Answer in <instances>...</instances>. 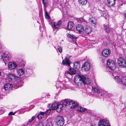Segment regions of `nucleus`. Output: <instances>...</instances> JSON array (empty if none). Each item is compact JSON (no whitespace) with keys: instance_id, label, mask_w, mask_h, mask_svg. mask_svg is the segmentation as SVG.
Returning <instances> with one entry per match:
<instances>
[{"instance_id":"f257e3e1","label":"nucleus","mask_w":126,"mask_h":126,"mask_svg":"<svg viewBox=\"0 0 126 126\" xmlns=\"http://www.w3.org/2000/svg\"><path fill=\"white\" fill-rule=\"evenodd\" d=\"M5 80L7 82H11L15 88H17L21 87L22 85H21V79L20 77L16 76L14 74H9Z\"/></svg>"},{"instance_id":"f03ea898","label":"nucleus","mask_w":126,"mask_h":126,"mask_svg":"<svg viewBox=\"0 0 126 126\" xmlns=\"http://www.w3.org/2000/svg\"><path fill=\"white\" fill-rule=\"evenodd\" d=\"M74 80L76 85L79 86H81L83 84H89L90 83L89 80H87L86 77L80 75L76 76Z\"/></svg>"},{"instance_id":"7ed1b4c3","label":"nucleus","mask_w":126,"mask_h":126,"mask_svg":"<svg viewBox=\"0 0 126 126\" xmlns=\"http://www.w3.org/2000/svg\"><path fill=\"white\" fill-rule=\"evenodd\" d=\"M49 107L52 110L57 109L58 112H60L63 109V105L59 103L54 102L52 105L49 104Z\"/></svg>"},{"instance_id":"20e7f679","label":"nucleus","mask_w":126,"mask_h":126,"mask_svg":"<svg viewBox=\"0 0 126 126\" xmlns=\"http://www.w3.org/2000/svg\"><path fill=\"white\" fill-rule=\"evenodd\" d=\"M107 66L112 70H115L116 67L115 62L110 59L107 60Z\"/></svg>"},{"instance_id":"39448f33","label":"nucleus","mask_w":126,"mask_h":126,"mask_svg":"<svg viewBox=\"0 0 126 126\" xmlns=\"http://www.w3.org/2000/svg\"><path fill=\"white\" fill-rule=\"evenodd\" d=\"M117 63L119 66L121 68L126 66V62L124 58L120 57L117 59Z\"/></svg>"},{"instance_id":"423d86ee","label":"nucleus","mask_w":126,"mask_h":126,"mask_svg":"<svg viewBox=\"0 0 126 126\" xmlns=\"http://www.w3.org/2000/svg\"><path fill=\"white\" fill-rule=\"evenodd\" d=\"M98 126H110V124L108 120L104 119L100 120L98 123Z\"/></svg>"},{"instance_id":"0eeeda50","label":"nucleus","mask_w":126,"mask_h":126,"mask_svg":"<svg viewBox=\"0 0 126 126\" xmlns=\"http://www.w3.org/2000/svg\"><path fill=\"white\" fill-rule=\"evenodd\" d=\"M1 57L5 64L6 63L8 62L10 60L11 58L10 54L9 53L8 54L3 53Z\"/></svg>"},{"instance_id":"6e6552de","label":"nucleus","mask_w":126,"mask_h":126,"mask_svg":"<svg viewBox=\"0 0 126 126\" xmlns=\"http://www.w3.org/2000/svg\"><path fill=\"white\" fill-rule=\"evenodd\" d=\"M50 111L51 110L50 109H48L45 112L40 111L37 116V117L38 119H41L43 117L44 115L46 114L47 115L49 114L50 113Z\"/></svg>"},{"instance_id":"1a4fd4ad","label":"nucleus","mask_w":126,"mask_h":126,"mask_svg":"<svg viewBox=\"0 0 126 126\" xmlns=\"http://www.w3.org/2000/svg\"><path fill=\"white\" fill-rule=\"evenodd\" d=\"M13 83L12 84L9 83H7L5 84L4 85L3 88L2 89V91L4 92V91L11 90L13 87L15 88L14 87Z\"/></svg>"},{"instance_id":"9d476101","label":"nucleus","mask_w":126,"mask_h":126,"mask_svg":"<svg viewBox=\"0 0 126 126\" xmlns=\"http://www.w3.org/2000/svg\"><path fill=\"white\" fill-rule=\"evenodd\" d=\"M69 102L68 106L71 109H74L76 108L79 105L77 101H76L74 102L70 100Z\"/></svg>"},{"instance_id":"9b49d317","label":"nucleus","mask_w":126,"mask_h":126,"mask_svg":"<svg viewBox=\"0 0 126 126\" xmlns=\"http://www.w3.org/2000/svg\"><path fill=\"white\" fill-rule=\"evenodd\" d=\"M90 65L88 62H85L82 65L81 69L82 70H84L86 71H88L90 70Z\"/></svg>"},{"instance_id":"f8f14e48","label":"nucleus","mask_w":126,"mask_h":126,"mask_svg":"<svg viewBox=\"0 0 126 126\" xmlns=\"http://www.w3.org/2000/svg\"><path fill=\"white\" fill-rule=\"evenodd\" d=\"M58 121L57 122V125L59 126H62L64 123V121L63 117L59 116L57 118Z\"/></svg>"},{"instance_id":"ddd939ff","label":"nucleus","mask_w":126,"mask_h":126,"mask_svg":"<svg viewBox=\"0 0 126 126\" xmlns=\"http://www.w3.org/2000/svg\"><path fill=\"white\" fill-rule=\"evenodd\" d=\"M59 8L62 13H64V14H65L69 9L68 7L66 6V4L61 5Z\"/></svg>"},{"instance_id":"4468645a","label":"nucleus","mask_w":126,"mask_h":126,"mask_svg":"<svg viewBox=\"0 0 126 126\" xmlns=\"http://www.w3.org/2000/svg\"><path fill=\"white\" fill-rule=\"evenodd\" d=\"M70 57V56L69 57L68 56H66L64 59L63 60L62 63L63 64L66 65L68 66L70 65L71 63L69 59Z\"/></svg>"},{"instance_id":"2eb2a0df","label":"nucleus","mask_w":126,"mask_h":126,"mask_svg":"<svg viewBox=\"0 0 126 126\" xmlns=\"http://www.w3.org/2000/svg\"><path fill=\"white\" fill-rule=\"evenodd\" d=\"M110 52L111 51L110 49H105L102 51V54L103 57H105L109 56Z\"/></svg>"},{"instance_id":"dca6fc26","label":"nucleus","mask_w":126,"mask_h":126,"mask_svg":"<svg viewBox=\"0 0 126 126\" xmlns=\"http://www.w3.org/2000/svg\"><path fill=\"white\" fill-rule=\"evenodd\" d=\"M76 29L78 33L81 34L83 33L84 32V30L83 27L80 24H78L76 26Z\"/></svg>"},{"instance_id":"f3484780","label":"nucleus","mask_w":126,"mask_h":126,"mask_svg":"<svg viewBox=\"0 0 126 126\" xmlns=\"http://www.w3.org/2000/svg\"><path fill=\"white\" fill-rule=\"evenodd\" d=\"M17 66V65L15 62H10L8 64V68L10 70H13Z\"/></svg>"},{"instance_id":"a211bd4d","label":"nucleus","mask_w":126,"mask_h":126,"mask_svg":"<svg viewBox=\"0 0 126 126\" xmlns=\"http://www.w3.org/2000/svg\"><path fill=\"white\" fill-rule=\"evenodd\" d=\"M75 25L74 23L71 21H69L67 23V27L69 30H72L75 28Z\"/></svg>"},{"instance_id":"6ab92c4d","label":"nucleus","mask_w":126,"mask_h":126,"mask_svg":"<svg viewBox=\"0 0 126 126\" xmlns=\"http://www.w3.org/2000/svg\"><path fill=\"white\" fill-rule=\"evenodd\" d=\"M80 68L79 63V62L75 63L74 64L73 70L75 71H78Z\"/></svg>"},{"instance_id":"aec40b11","label":"nucleus","mask_w":126,"mask_h":126,"mask_svg":"<svg viewBox=\"0 0 126 126\" xmlns=\"http://www.w3.org/2000/svg\"><path fill=\"white\" fill-rule=\"evenodd\" d=\"M62 21L61 20H59L58 22H54L53 25L54 27L55 28H58L61 25Z\"/></svg>"},{"instance_id":"412c9836","label":"nucleus","mask_w":126,"mask_h":126,"mask_svg":"<svg viewBox=\"0 0 126 126\" xmlns=\"http://www.w3.org/2000/svg\"><path fill=\"white\" fill-rule=\"evenodd\" d=\"M92 29L89 25L86 26L85 27V32L88 34L90 33L92 31Z\"/></svg>"},{"instance_id":"4be33fe9","label":"nucleus","mask_w":126,"mask_h":126,"mask_svg":"<svg viewBox=\"0 0 126 126\" xmlns=\"http://www.w3.org/2000/svg\"><path fill=\"white\" fill-rule=\"evenodd\" d=\"M16 70L17 73L19 76L22 75L25 73L24 70V69L17 68Z\"/></svg>"},{"instance_id":"5701e85b","label":"nucleus","mask_w":126,"mask_h":126,"mask_svg":"<svg viewBox=\"0 0 126 126\" xmlns=\"http://www.w3.org/2000/svg\"><path fill=\"white\" fill-rule=\"evenodd\" d=\"M116 0H107L108 5L109 7H111L115 4Z\"/></svg>"},{"instance_id":"b1692460","label":"nucleus","mask_w":126,"mask_h":126,"mask_svg":"<svg viewBox=\"0 0 126 126\" xmlns=\"http://www.w3.org/2000/svg\"><path fill=\"white\" fill-rule=\"evenodd\" d=\"M89 21L91 22L92 26L95 27V25L97 24V20L94 18H92V19L90 18L89 19Z\"/></svg>"},{"instance_id":"393cba45","label":"nucleus","mask_w":126,"mask_h":126,"mask_svg":"<svg viewBox=\"0 0 126 126\" xmlns=\"http://www.w3.org/2000/svg\"><path fill=\"white\" fill-rule=\"evenodd\" d=\"M70 100V99H66L64 101H63V103L61 104L63 105V107H64V106L66 107L68 105V103H69Z\"/></svg>"},{"instance_id":"a878e982","label":"nucleus","mask_w":126,"mask_h":126,"mask_svg":"<svg viewBox=\"0 0 126 126\" xmlns=\"http://www.w3.org/2000/svg\"><path fill=\"white\" fill-rule=\"evenodd\" d=\"M114 79L118 83H120L121 82L122 79H121V78L118 76H117L114 77Z\"/></svg>"},{"instance_id":"bb28decb","label":"nucleus","mask_w":126,"mask_h":126,"mask_svg":"<svg viewBox=\"0 0 126 126\" xmlns=\"http://www.w3.org/2000/svg\"><path fill=\"white\" fill-rule=\"evenodd\" d=\"M87 109L81 107H78L77 110L78 111L80 112H83L86 111Z\"/></svg>"},{"instance_id":"cd10ccee","label":"nucleus","mask_w":126,"mask_h":126,"mask_svg":"<svg viewBox=\"0 0 126 126\" xmlns=\"http://www.w3.org/2000/svg\"><path fill=\"white\" fill-rule=\"evenodd\" d=\"M79 21L80 23H82L84 25H86L87 24V22L85 19L82 18H80L79 19Z\"/></svg>"},{"instance_id":"c85d7f7f","label":"nucleus","mask_w":126,"mask_h":126,"mask_svg":"<svg viewBox=\"0 0 126 126\" xmlns=\"http://www.w3.org/2000/svg\"><path fill=\"white\" fill-rule=\"evenodd\" d=\"M103 26H104V28L105 31L107 32L108 33L110 30V28L108 26H106L104 24Z\"/></svg>"},{"instance_id":"c756f323","label":"nucleus","mask_w":126,"mask_h":126,"mask_svg":"<svg viewBox=\"0 0 126 126\" xmlns=\"http://www.w3.org/2000/svg\"><path fill=\"white\" fill-rule=\"evenodd\" d=\"M58 84H59V85H60V86H57V85L58 83H57L56 84V88H59V87H60V88H63V89H66V87L63 85V84H62L61 83H58Z\"/></svg>"},{"instance_id":"7c9ffc66","label":"nucleus","mask_w":126,"mask_h":126,"mask_svg":"<svg viewBox=\"0 0 126 126\" xmlns=\"http://www.w3.org/2000/svg\"><path fill=\"white\" fill-rule=\"evenodd\" d=\"M121 82L124 85H126V77H123L122 78Z\"/></svg>"},{"instance_id":"2f4dec72","label":"nucleus","mask_w":126,"mask_h":126,"mask_svg":"<svg viewBox=\"0 0 126 126\" xmlns=\"http://www.w3.org/2000/svg\"><path fill=\"white\" fill-rule=\"evenodd\" d=\"M76 71H75L74 70H73L71 68H70L69 70L67 72L70 75L74 74H75Z\"/></svg>"},{"instance_id":"473e14b6","label":"nucleus","mask_w":126,"mask_h":126,"mask_svg":"<svg viewBox=\"0 0 126 126\" xmlns=\"http://www.w3.org/2000/svg\"><path fill=\"white\" fill-rule=\"evenodd\" d=\"M79 3L82 5H85L87 3V0H79Z\"/></svg>"},{"instance_id":"72a5a7b5","label":"nucleus","mask_w":126,"mask_h":126,"mask_svg":"<svg viewBox=\"0 0 126 126\" xmlns=\"http://www.w3.org/2000/svg\"><path fill=\"white\" fill-rule=\"evenodd\" d=\"M45 16L46 19H50V17L47 12L46 11L45 12Z\"/></svg>"},{"instance_id":"f704fd0d","label":"nucleus","mask_w":126,"mask_h":126,"mask_svg":"<svg viewBox=\"0 0 126 126\" xmlns=\"http://www.w3.org/2000/svg\"><path fill=\"white\" fill-rule=\"evenodd\" d=\"M47 0H42L43 3L45 8L47 7Z\"/></svg>"},{"instance_id":"c9c22d12","label":"nucleus","mask_w":126,"mask_h":126,"mask_svg":"<svg viewBox=\"0 0 126 126\" xmlns=\"http://www.w3.org/2000/svg\"><path fill=\"white\" fill-rule=\"evenodd\" d=\"M67 37H69L70 38L72 39H73L74 38H75L74 37V35H72L68 33H67Z\"/></svg>"},{"instance_id":"e433bc0d","label":"nucleus","mask_w":126,"mask_h":126,"mask_svg":"<svg viewBox=\"0 0 126 126\" xmlns=\"http://www.w3.org/2000/svg\"><path fill=\"white\" fill-rule=\"evenodd\" d=\"M105 9L104 8H102V10L101 9L100 10V13L101 14V16H102L104 15L105 12Z\"/></svg>"},{"instance_id":"4c0bfd02","label":"nucleus","mask_w":126,"mask_h":126,"mask_svg":"<svg viewBox=\"0 0 126 126\" xmlns=\"http://www.w3.org/2000/svg\"><path fill=\"white\" fill-rule=\"evenodd\" d=\"M92 89L94 90V91L96 92L97 93H100L101 92L97 88H96L94 87H92Z\"/></svg>"},{"instance_id":"58836bf2","label":"nucleus","mask_w":126,"mask_h":126,"mask_svg":"<svg viewBox=\"0 0 126 126\" xmlns=\"http://www.w3.org/2000/svg\"><path fill=\"white\" fill-rule=\"evenodd\" d=\"M57 49L61 53L62 51V48L60 46H58Z\"/></svg>"},{"instance_id":"ea45409f","label":"nucleus","mask_w":126,"mask_h":126,"mask_svg":"<svg viewBox=\"0 0 126 126\" xmlns=\"http://www.w3.org/2000/svg\"><path fill=\"white\" fill-rule=\"evenodd\" d=\"M35 126H44L43 123L41 122L38 123L37 125H35Z\"/></svg>"},{"instance_id":"a19ab883","label":"nucleus","mask_w":126,"mask_h":126,"mask_svg":"<svg viewBox=\"0 0 126 126\" xmlns=\"http://www.w3.org/2000/svg\"><path fill=\"white\" fill-rule=\"evenodd\" d=\"M46 126H53L52 122H47L46 125Z\"/></svg>"},{"instance_id":"79ce46f5","label":"nucleus","mask_w":126,"mask_h":126,"mask_svg":"<svg viewBox=\"0 0 126 126\" xmlns=\"http://www.w3.org/2000/svg\"><path fill=\"white\" fill-rule=\"evenodd\" d=\"M35 117V116H33L29 120V122L30 123L34 119Z\"/></svg>"},{"instance_id":"37998d69","label":"nucleus","mask_w":126,"mask_h":126,"mask_svg":"<svg viewBox=\"0 0 126 126\" xmlns=\"http://www.w3.org/2000/svg\"><path fill=\"white\" fill-rule=\"evenodd\" d=\"M109 38V37L108 35L105 36L104 38V41H107L108 40Z\"/></svg>"},{"instance_id":"c03bdc74","label":"nucleus","mask_w":126,"mask_h":126,"mask_svg":"<svg viewBox=\"0 0 126 126\" xmlns=\"http://www.w3.org/2000/svg\"><path fill=\"white\" fill-rule=\"evenodd\" d=\"M107 15L106 13L105 12V13L104 14V15L102 16L103 17H104L105 18V19H107Z\"/></svg>"},{"instance_id":"a18cd8bd","label":"nucleus","mask_w":126,"mask_h":126,"mask_svg":"<svg viewBox=\"0 0 126 126\" xmlns=\"http://www.w3.org/2000/svg\"><path fill=\"white\" fill-rule=\"evenodd\" d=\"M15 112L13 113V112H10L8 114L9 115H14Z\"/></svg>"},{"instance_id":"49530a36","label":"nucleus","mask_w":126,"mask_h":126,"mask_svg":"<svg viewBox=\"0 0 126 126\" xmlns=\"http://www.w3.org/2000/svg\"><path fill=\"white\" fill-rule=\"evenodd\" d=\"M104 94L103 93V94H100V95H101V96H104Z\"/></svg>"},{"instance_id":"de8ad7c7","label":"nucleus","mask_w":126,"mask_h":126,"mask_svg":"<svg viewBox=\"0 0 126 126\" xmlns=\"http://www.w3.org/2000/svg\"><path fill=\"white\" fill-rule=\"evenodd\" d=\"M125 17L126 18V13L124 15Z\"/></svg>"},{"instance_id":"09e8293b","label":"nucleus","mask_w":126,"mask_h":126,"mask_svg":"<svg viewBox=\"0 0 126 126\" xmlns=\"http://www.w3.org/2000/svg\"><path fill=\"white\" fill-rule=\"evenodd\" d=\"M125 108L126 109V105H125Z\"/></svg>"},{"instance_id":"8fccbe9b","label":"nucleus","mask_w":126,"mask_h":126,"mask_svg":"<svg viewBox=\"0 0 126 126\" xmlns=\"http://www.w3.org/2000/svg\"><path fill=\"white\" fill-rule=\"evenodd\" d=\"M47 98H48V96H50V95L49 94H48V95H47Z\"/></svg>"},{"instance_id":"3c124183","label":"nucleus","mask_w":126,"mask_h":126,"mask_svg":"<svg viewBox=\"0 0 126 126\" xmlns=\"http://www.w3.org/2000/svg\"><path fill=\"white\" fill-rule=\"evenodd\" d=\"M95 126L94 125H92L91 126Z\"/></svg>"},{"instance_id":"603ef678","label":"nucleus","mask_w":126,"mask_h":126,"mask_svg":"<svg viewBox=\"0 0 126 126\" xmlns=\"http://www.w3.org/2000/svg\"><path fill=\"white\" fill-rule=\"evenodd\" d=\"M1 73L0 72V76H1Z\"/></svg>"},{"instance_id":"864d4df0","label":"nucleus","mask_w":126,"mask_h":126,"mask_svg":"<svg viewBox=\"0 0 126 126\" xmlns=\"http://www.w3.org/2000/svg\"><path fill=\"white\" fill-rule=\"evenodd\" d=\"M33 105H32V106H31V107H33Z\"/></svg>"},{"instance_id":"5fc2aeb1","label":"nucleus","mask_w":126,"mask_h":126,"mask_svg":"<svg viewBox=\"0 0 126 126\" xmlns=\"http://www.w3.org/2000/svg\"><path fill=\"white\" fill-rule=\"evenodd\" d=\"M9 117H8L7 118V119H9Z\"/></svg>"},{"instance_id":"6e6d98bb","label":"nucleus","mask_w":126,"mask_h":126,"mask_svg":"<svg viewBox=\"0 0 126 126\" xmlns=\"http://www.w3.org/2000/svg\"><path fill=\"white\" fill-rule=\"evenodd\" d=\"M97 0L98 1H99L100 0Z\"/></svg>"},{"instance_id":"4d7b16f0","label":"nucleus","mask_w":126,"mask_h":126,"mask_svg":"<svg viewBox=\"0 0 126 126\" xmlns=\"http://www.w3.org/2000/svg\"><path fill=\"white\" fill-rule=\"evenodd\" d=\"M27 75V76H28V75Z\"/></svg>"}]
</instances>
